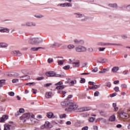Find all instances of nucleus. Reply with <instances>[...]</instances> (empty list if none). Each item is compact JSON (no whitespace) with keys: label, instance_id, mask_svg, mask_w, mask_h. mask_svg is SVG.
<instances>
[{"label":"nucleus","instance_id":"6","mask_svg":"<svg viewBox=\"0 0 130 130\" xmlns=\"http://www.w3.org/2000/svg\"><path fill=\"white\" fill-rule=\"evenodd\" d=\"M74 15H76V18L81 19V21H86L87 17L84 14H80L79 13H75Z\"/></svg>","mask_w":130,"mask_h":130},{"label":"nucleus","instance_id":"57","mask_svg":"<svg viewBox=\"0 0 130 130\" xmlns=\"http://www.w3.org/2000/svg\"><path fill=\"white\" fill-rule=\"evenodd\" d=\"M51 85H52L51 83H47V84L44 85V87H49V86H51Z\"/></svg>","mask_w":130,"mask_h":130},{"label":"nucleus","instance_id":"19","mask_svg":"<svg viewBox=\"0 0 130 130\" xmlns=\"http://www.w3.org/2000/svg\"><path fill=\"white\" fill-rule=\"evenodd\" d=\"M61 44L58 43H55L54 44H52L50 46V47L51 48H56V47H59Z\"/></svg>","mask_w":130,"mask_h":130},{"label":"nucleus","instance_id":"34","mask_svg":"<svg viewBox=\"0 0 130 130\" xmlns=\"http://www.w3.org/2000/svg\"><path fill=\"white\" fill-rule=\"evenodd\" d=\"M80 79L81 80L80 81V83H81V84H84L86 83V79H85V78H81Z\"/></svg>","mask_w":130,"mask_h":130},{"label":"nucleus","instance_id":"25","mask_svg":"<svg viewBox=\"0 0 130 130\" xmlns=\"http://www.w3.org/2000/svg\"><path fill=\"white\" fill-rule=\"evenodd\" d=\"M51 95H52V92L49 91L46 93V98H51Z\"/></svg>","mask_w":130,"mask_h":130},{"label":"nucleus","instance_id":"15","mask_svg":"<svg viewBox=\"0 0 130 130\" xmlns=\"http://www.w3.org/2000/svg\"><path fill=\"white\" fill-rule=\"evenodd\" d=\"M12 53H13L14 55H15V56H21L22 55V53H21L20 51L19 50L13 51L12 52Z\"/></svg>","mask_w":130,"mask_h":130},{"label":"nucleus","instance_id":"9","mask_svg":"<svg viewBox=\"0 0 130 130\" xmlns=\"http://www.w3.org/2000/svg\"><path fill=\"white\" fill-rule=\"evenodd\" d=\"M68 82H66V83L67 84H69L70 86H74L75 84H77V80H71V78H68Z\"/></svg>","mask_w":130,"mask_h":130},{"label":"nucleus","instance_id":"55","mask_svg":"<svg viewBox=\"0 0 130 130\" xmlns=\"http://www.w3.org/2000/svg\"><path fill=\"white\" fill-rule=\"evenodd\" d=\"M94 120H95V118H94L93 117H91L89 119V121H90V122H93V121H94Z\"/></svg>","mask_w":130,"mask_h":130},{"label":"nucleus","instance_id":"36","mask_svg":"<svg viewBox=\"0 0 130 130\" xmlns=\"http://www.w3.org/2000/svg\"><path fill=\"white\" fill-rule=\"evenodd\" d=\"M70 65H67L63 67V69L65 70H70Z\"/></svg>","mask_w":130,"mask_h":130},{"label":"nucleus","instance_id":"43","mask_svg":"<svg viewBox=\"0 0 130 130\" xmlns=\"http://www.w3.org/2000/svg\"><path fill=\"white\" fill-rule=\"evenodd\" d=\"M114 91H115V92H119V87H118V86H116L114 88Z\"/></svg>","mask_w":130,"mask_h":130},{"label":"nucleus","instance_id":"53","mask_svg":"<svg viewBox=\"0 0 130 130\" xmlns=\"http://www.w3.org/2000/svg\"><path fill=\"white\" fill-rule=\"evenodd\" d=\"M99 95V91H96L95 92H94V96L95 97H97Z\"/></svg>","mask_w":130,"mask_h":130},{"label":"nucleus","instance_id":"26","mask_svg":"<svg viewBox=\"0 0 130 130\" xmlns=\"http://www.w3.org/2000/svg\"><path fill=\"white\" fill-rule=\"evenodd\" d=\"M8 47V45L5 43H0V48H5Z\"/></svg>","mask_w":130,"mask_h":130},{"label":"nucleus","instance_id":"11","mask_svg":"<svg viewBox=\"0 0 130 130\" xmlns=\"http://www.w3.org/2000/svg\"><path fill=\"white\" fill-rule=\"evenodd\" d=\"M97 62H98V63H105V62H107V59L100 57L99 58Z\"/></svg>","mask_w":130,"mask_h":130},{"label":"nucleus","instance_id":"3","mask_svg":"<svg viewBox=\"0 0 130 130\" xmlns=\"http://www.w3.org/2000/svg\"><path fill=\"white\" fill-rule=\"evenodd\" d=\"M75 50L77 52H86L87 48L83 46H78L75 48Z\"/></svg>","mask_w":130,"mask_h":130},{"label":"nucleus","instance_id":"51","mask_svg":"<svg viewBox=\"0 0 130 130\" xmlns=\"http://www.w3.org/2000/svg\"><path fill=\"white\" fill-rule=\"evenodd\" d=\"M92 72H93V73H97L98 72V68H95L94 69L92 70Z\"/></svg>","mask_w":130,"mask_h":130},{"label":"nucleus","instance_id":"23","mask_svg":"<svg viewBox=\"0 0 130 130\" xmlns=\"http://www.w3.org/2000/svg\"><path fill=\"white\" fill-rule=\"evenodd\" d=\"M108 6L110 8H117V4L116 3L115 4H108Z\"/></svg>","mask_w":130,"mask_h":130},{"label":"nucleus","instance_id":"52","mask_svg":"<svg viewBox=\"0 0 130 130\" xmlns=\"http://www.w3.org/2000/svg\"><path fill=\"white\" fill-rule=\"evenodd\" d=\"M89 85H91V86H95V82H93L92 81L88 82Z\"/></svg>","mask_w":130,"mask_h":130},{"label":"nucleus","instance_id":"49","mask_svg":"<svg viewBox=\"0 0 130 130\" xmlns=\"http://www.w3.org/2000/svg\"><path fill=\"white\" fill-rule=\"evenodd\" d=\"M58 93H59V94H63V95H64L65 94H66L67 92L59 90L58 91Z\"/></svg>","mask_w":130,"mask_h":130},{"label":"nucleus","instance_id":"59","mask_svg":"<svg viewBox=\"0 0 130 130\" xmlns=\"http://www.w3.org/2000/svg\"><path fill=\"white\" fill-rule=\"evenodd\" d=\"M127 86L125 84H122L121 85V88H126Z\"/></svg>","mask_w":130,"mask_h":130},{"label":"nucleus","instance_id":"1","mask_svg":"<svg viewBox=\"0 0 130 130\" xmlns=\"http://www.w3.org/2000/svg\"><path fill=\"white\" fill-rule=\"evenodd\" d=\"M61 105L62 106H65V107H68V106H69V108H66L65 109V111H67V112H71L72 111L84 112L85 111H88L91 109L90 107H85L79 108L77 110L78 105L73 101H66L62 102L61 103Z\"/></svg>","mask_w":130,"mask_h":130},{"label":"nucleus","instance_id":"32","mask_svg":"<svg viewBox=\"0 0 130 130\" xmlns=\"http://www.w3.org/2000/svg\"><path fill=\"white\" fill-rule=\"evenodd\" d=\"M109 121H114L115 120V116H111L109 119Z\"/></svg>","mask_w":130,"mask_h":130},{"label":"nucleus","instance_id":"39","mask_svg":"<svg viewBox=\"0 0 130 130\" xmlns=\"http://www.w3.org/2000/svg\"><path fill=\"white\" fill-rule=\"evenodd\" d=\"M110 45H113V46H122V45L120 44H114V43H110Z\"/></svg>","mask_w":130,"mask_h":130},{"label":"nucleus","instance_id":"20","mask_svg":"<svg viewBox=\"0 0 130 130\" xmlns=\"http://www.w3.org/2000/svg\"><path fill=\"white\" fill-rule=\"evenodd\" d=\"M100 85H93L92 86H89V89L90 90H93V89H94V90H97V89H98L99 88H100Z\"/></svg>","mask_w":130,"mask_h":130},{"label":"nucleus","instance_id":"22","mask_svg":"<svg viewBox=\"0 0 130 130\" xmlns=\"http://www.w3.org/2000/svg\"><path fill=\"white\" fill-rule=\"evenodd\" d=\"M74 43L75 44H82V43H84V41L83 40L76 39L74 40Z\"/></svg>","mask_w":130,"mask_h":130},{"label":"nucleus","instance_id":"17","mask_svg":"<svg viewBox=\"0 0 130 130\" xmlns=\"http://www.w3.org/2000/svg\"><path fill=\"white\" fill-rule=\"evenodd\" d=\"M99 46H109L110 43H103V42H99L98 43Z\"/></svg>","mask_w":130,"mask_h":130},{"label":"nucleus","instance_id":"12","mask_svg":"<svg viewBox=\"0 0 130 130\" xmlns=\"http://www.w3.org/2000/svg\"><path fill=\"white\" fill-rule=\"evenodd\" d=\"M19 74L15 73V72H11V73H8L7 74V76H8V77H19Z\"/></svg>","mask_w":130,"mask_h":130},{"label":"nucleus","instance_id":"50","mask_svg":"<svg viewBox=\"0 0 130 130\" xmlns=\"http://www.w3.org/2000/svg\"><path fill=\"white\" fill-rule=\"evenodd\" d=\"M87 51H88V52H93V48H88L87 49Z\"/></svg>","mask_w":130,"mask_h":130},{"label":"nucleus","instance_id":"35","mask_svg":"<svg viewBox=\"0 0 130 130\" xmlns=\"http://www.w3.org/2000/svg\"><path fill=\"white\" fill-rule=\"evenodd\" d=\"M68 48H69V49H73V48H75V46L74 45H69Z\"/></svg>","mask_w":130,"mask_h":130},{"label":"nucleus","instance_id":"48","mask_svg":"<svg viewBox=\"0 0 130 130\" xmlns=\"http://www.w3.org/2000/svg\"><path fill=\"white\" fill-rule=\"evenodd\" d=\"M67 117V115L66 114H63L60 115V118H65Z\"/></svg>","mask_w":130,"mask_h":130},{"label":"nucleus","instance_id":"29","mask_svg":"<svg viewBox=\"0 0 130 130\" xmlns=\"http://www.w3.org/2000/svg\"><path fill=\"white\" fill-rule=\"evenodd\" d=\"M49 125H50V123L48 121H46L45 124H44V127H49Z\"/></svg>","mask_w":130,"mask_h":130},{"label":"nucleus","instance_id":"44","mask_svg":"<svg viewBox=\"0 0 130 130\" xmlns=\"http://www.w3.org/2000/svg\"><path fill=\"white\" fill-rule=\"evenodd\" d=\"M61 85H62V82L61 81H59L58 83L55 84V86H61Z\"/></svg>","mask_w":130,"mask_h":130},{"label":"nucleus","instance_id":"30","mask_svg":"<svg viewBox=\"0 0 130 130\" xmlns=\"http://www.w3.org/2000/svg\"><path fill=\"white\" fill-rule=\"evenodd\" d=\"M118 70H119V68L117 67H115L113 68V69H112V71L113 72V73H116V72H117V71H118Z\"/></svg>","mask_w":130,"mask_h":130},{"label":"nucleus","instance_id":"28","mask_svg":"<svg viewBox=\"0 0 130 130\" xmlns=\"http://www.w3.org/2000/svg\"><path fill=\"white\" fill-rule=\"evenodd\" d=\"M64 88H66V86H64V85H61V86H57L56 87V89H57V90H63Z\"/></svg>","mask_w":130,"mask_h":130},{"label":"nucleus","instance_id":"60","mask_svg":"<svg viewBox=\"0 0 130 130\" xmlns=\"http://www.w3.org/2000/svg\"><path fill=\"white\" fill-rule=\"evenodd\" d=\"M121 38L123 39H126V38H127V36H126V35H123L121 36Z\"/></svg>","mask_w":130,"mask_h":130},{"label":"nucleus","instance_id":"27","mask_svg":"<svg viewBox=\"0 0 130 130\" xmlns=\"http://www.w3.org/2000/svg\"><path fill=\"white\" fill-rule=\"evenodd\" d=\"M47 116L48 118H52L53 116V113H52V112L47 113Z\"/></svg>","mask_w":130,"mask_h":130},{"label":"nucleus","instance_id":"4","mask_svg":"<svg viewBox=\"0 0 130 130\" xmlns=\"http://www.w3.org/2000/svg\"><path fill=\"white\" fill-rule=\"evenodd\" d=\"M47 77H57L60 78L61 75L56 74L55 72L50 71L46 73Z\"/></svg>","mask_w":130,"mask_h":130},{"label":"nucleus","instance_id":"58","mask_svg":"<svg viewBox=\"0 0 130 130\" xmlns=\"http://www.w3.org/2000/svg\"><path fill=\"white\" fill-rule=\"evenodd\" d=\"M70 98H73V95H69L68 96L67 98V100H70Z\"/></svg>","mask_w":130,"mask_h":130},{"label":"nucleus","instance_id":"7","mask_svg":"<svg viewBox=\"0 0 130 130\" xmlns=\"http://www.w3.org/2000/svg\"><path fill=\"white\" fill-rule=\"evenodd\" d=\"M22 26H26L27 27H35L36 23L33 22H27L25 24H22Z\"/></svg>","mask_w":130,"mask_h":130},{"label":"nucleus","instance_id":"38","mask_svg":"<svg viewBox=\"0 0 130 130\" xmlns=\"http://www.w3.org/2000/svg\"><path fill=\"white\" fill-rule=\"evenodd\" d=\"M106 86L108 87V88H110V87H111V85H112L111 83L109 82H106Z\"/></svg>","mask_w":130,"mask_h":130},{"label":"nucleus","instance_id":"24","mask_svg":"<svg viewBox=\"0 0 130 130\" xmlns=\"http://www.w3.org/2000/svg\"><path fill=\"white\" fill-rule=\"evenodd\" d=\"M11 126V125L9 124H5L4 125V130H11V128L10 127Z\"/></svg>","mask_w":130,"mask_h":130},{"label":"nucleus","instance_id":"56","mask_svg":"<svg viewBox=\"0 0 130 130\" xmlns=\"http://www.w3.org/2000/svg\"><path fill=\"white\" fill-rule=\"evenodd\" d=\"M99 51H104V50H105V48L100 47L99 48Z\"/></svg>","mask_w":130,"mask_h":130},{"label":"nucleus","instance_id":"5","mask_svg":"<svg viewBox=\"0 0 130 130\" xmlns=\"http://www.w3.org/2000/svg\"><path fill=\"white\" fill-rule=\"evenodd\" d=\"M30 116H31L30 113H25L20 117L19 119H20V120H23V122H25L26 119L30 118Z\"/></svg>","mask_w":130,"mask_h":130},{"label":"nucleus","instance_id":"64","mask_svg":"<svg viewBox=\"0 0 130 130\" xmlns=\"http://www.w3.org/2000/svg\"><path fill=\"white\" fill-rule=\"evenodd\" d=\"M93 129L94 130L98 129V126H93Z\"/></svg>","mask_w":130,"mask_h":130},{"label":"nucleus","instance_id":"10","mask_svg":"<svg viewBox=\"0 0 130 130\" xmlns=\"http://www.w3.org/2000/svg\"><path fill=\"white\" fill-rule=\"evenodd\" d=\"M119 116L121 118H128V114L123 111L119 114Z\"/></svg>","mask_w":130,"mask_h":130},{"label":"nucleus","instance_id":"54","mask_svg":"<svg viewBox=\"0 0 130 130\" xmlns=\"http://www.w3.org/2000/svg\"><path fill=\"white\" fill-rule=\"evenodd\" d=\"M126 10H127V11H128V12H130V5L126 6Z\"/></svg>","mask_w":130,"mask_h":130},{"label":"nucleus","instance_id":"8","mask_svg":"<svg viewBox=\"0 0 130 130\" xmlns=\"http://www.w3.org/2000/svg\"><path fill=\"white\" fill-rule=\"evenodd\" d=\"M73 5L71 3H63L59 4L57 5V7H61V8H64L66 7H72Z\"/></svg>","mask_w":130,"mask_h":130},{"label":"nucleus","instance_id":"31","mask_svg":"<svg viewBox=\"0 0 130 130\" xmlns=\"http://www.w3.org/2000/svg\"><path fill=\"white\" fill-rule=\"evenodd\" d=\"M58 64L59 66H62L64 63V60H60L57 61Z\"/></svg>","mask_w":130,"mask_h":130},{"label":"nucleus","instance_id":"40","mask_svg":"<svg viewBox=\"0 0 130 130\" xmlns=\"http://www.w3.org/2000/svg\"><path fill=\"white\" fill-rule=\"evenodd\" d=\"M35 82H30V83H26V85H28V86H31V85L32 86H34L35 85Z\"/></svg>","mask_w":130,"mask_h":130},{"label":"nucleus","instance_id":"47","mask_svg":"<svg viewBox=\"0 0 130 130\" xmlns=\"http://www.w3.org/2000/svg\"><path fill=\"white\" fill-rule=\"evenodd\" d=\"M35 17H36V18H37L38 19L43 18V16L42 15H35Z\"/></svg>","mask_w":130,"mask_h":130},{"label":"nucleus","instance_id":"37","mask_svg":"<svg viewBox=\"0 0 130 130\" xmlns=\"http://www.w3.org/2000/svg\"><path fill=\"white\" fill-rule=\"evenodd\" d=\"M19 113H24V112H25V110L22 108H20L19 110Z\"/></svg>","mask_w":130,"mask_h":130},{"label":"nucleus","instance_id":"42","mask_svg":"<svg viewBox=\"0 0 130 130\" xmlns=\"http://www.w3.org/2000/svg\"><path fill=\"white\" fill-rule=\"evenodd\" d=\"M8 95H9V96H15V92L13 91L9 92H8Z\"/></svg>","mask_w":130,"mask_h":130},{"label":"nucleus","instance_id":"63","mask_svg":"<svg viewBox=\"0 0 130 130\" xmlns=\"http://www.w3.org/2000/svg\"><path fill=\"white\" fill-rule=\"evenodd\" d=\"M118 83H119V80H116L114 82V85H116L117 84H118Z\"/></svg>","mask_w":130,"mask_h":130},{"label":"nucleus","instance_id":"2","mask_svg":"<svg viewBox=\"0 0 130 130\" xmlns=\"http://www.w3.org/2000/svg\"><path fill=\"white\" fill-rule=\"evenodd\" d=\"M43 42V40L39 38H32L29 39L28 43L32 45H37L39 43Z\"/></svg>","mask_w":130,"mask_h":130},{"label":"nucleus","instance_id":"61","mask_svg":"<svg viewBox=\"0 0 130 130\" xmlns=\"http://www.w3.org/2000/svg\"><path fill=\"white\" fill-rule=\"evenodd\" d=\"M88 128L89 127L88 126H85L82 128V130H88Z\"/></svg>","mask_w":130,"mask_h":130},{"label":"nucleus","instance_id":"16","mask_svg":"<svg viewBox=\"0 0 130 130\" xmlns=\"http://www.w3.org/2000/svg\"><path fill=\"white\" fill-rule=\"evenodd\" d=\"M20 79L21 81H26L27 80H29V79H30V76L28 75H25L20 77Z\"/></svg>","mask_w":130,"mask_h":130},{"label":"nucleus","instance_id":"46","mask_svg":"<svg viewBox=\"0 0 130 130\" xmlns=\"http://www.w3.org/2000/svg\"><path fill=\"white\" fill-rule=\"evenodd\" d=\"M37 81H41V80H44V77H39L37 78Z\"/></svg>","mask_w":130,"mask_h":130},{"label":"nucleus","instance_id":"33","mask_svg":"<svg viewBox=\"0 0 130 130\" xmlns=\"http://www.w3.org/2000/svg\"><path fill=\"white\" fill-rule=\"evenodd\" d=\"M6 83V80H0V87H3L2 85H5Z\"/></svg>","mask_w":130,"mask_h":130},{"label":"nucleus","instance_id":"13","mask_svg":"<svg viewBox=\"0 0 130 130\" xmlns=\"http://www.w3.org/2000/svg\"><path fill=\"white\" fill-rule=\"evenodd\" d=\"M8 118H9V116L8 115H3V116L0 118V122H5Z\"/></svg>","mask_w":130,"mask_h":130},{"label":"nucleus","instance_id":"62","mask_svg":"<svg viewBox=\"0 0 130 130\" xmlns=\"http://www.w3.org/2000/svg\"><path fill=\"white\" fill-rule=\"evenodd\" d=\"M53 61V59H50V58H49L48 59V62H49V63H50L51 62H52Z\"/></svg>","mask_w":130,"mask_h":130},{"label":"nucleus","instance_id":"14","mask_svg":"<svg viewBox=\"0 0 130 130\" xmlns=\"http://www.w3.org/2000/svg\"><path fill=\"white\" fill-rule=\"evenodd\" d=\"M1 33H9L10 32V29L7 27H2V29H0Z\"/></svg>","mask_w":130,"mask_h":130},{"label":"nucleus","instance_id":"41","mask_svg":"<svg viewBox=\"0 0 130 130\" xmlns=\"http://www.w3.org/2000/svg\"><path fill=\"white\" fill-rule=\"evenodd\" d=\"M116 95H117V93L114 92L112 94H110V96L111 98H112V97H114L115 96H116Z\"/></svg>","mask_w":130,"mask_h":130},{"label":"nucleus","instance_id":"45","mask_svg":"<svg viewBox=\"0 0 130 130\" xmlns=\"http://www.w3.org/2000/svg\"><path fill=\"white\" fill-rule=\"evenodd\" d=\"M12 82L13 84H15V83H19V79H13Z\"/></svg>","mask_w":130,"mask_h":130},{"label":"nucleus","instance_id":"21","mask_svg":"<svg viewBox=\"0 0 130 130\" xmlns=\"http://www.w3.org/2000/svg\"><path fill=\"white\" fill-rule=\"evenodd\" d=\"M71 61L70 63H72V64H75V66H73V68H79L80 67V65L79 63H80V61L78 62H72V59H70Z\"/></svg>","mask_w":130,"mask_h":130},{"label":"nucleus","instance_id":"18","mask_svg":"<svg viewBox=\"0 0 130 130\" xmlns=\"http://www.w3.org/2000/svg\"><path fill=\"white\" fill-rule=\"evenodd\" d=\"M39 49H45V48L41 47H32L30 48L31 51H38Z\"/></svg>","mask_w":130,"mask_h":130}]
</instances>
